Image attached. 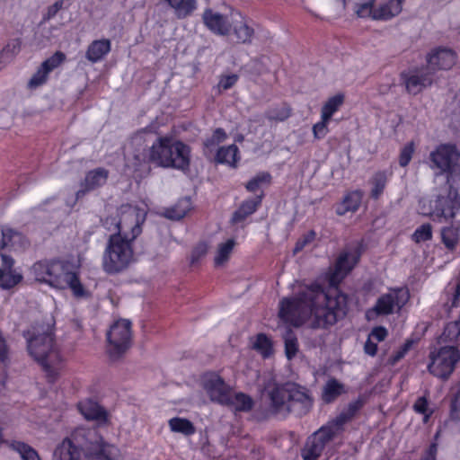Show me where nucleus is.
<instances>
[{
	"instance_id": "64",
	"label": "nucleus",
	"mask_w": 460,
	"mask_h": 460,
	"mask_svg": "<svg viewBox=\"0 0 460 460\" xmlns=\"http://www.w3.org/2000/svg\"><path fill=\"white\" fill-rule=\"evenodd\" d=\"M320 433H322V434L325 433V429L323 428H322L320 430H318V435Z\"/></svg>"
},
{
	"instance_id": "55",
	"label": "nucleus",
	"mask_w": 460,
	"mask_h": 460,
	"mask_svg": "<svg viewBox=\"0 0 460 460\" xmlns=\"http://www.w3.org/2000/svg\"><path fill=\"white\" fill-rule=\"evenodd\" d=\"M314 236L315 232L311 230L307 234L304 235L302 238H299L296 243L294 252L296 253L302 251L307 243H311L314 239Z\"/></svg>"
},
{
	"instance_id": "31",
	"label": "nucleus",
	"mask_w": 460,
	"mask_h": 460,
	"mask_svg": "<svg viewBox=\"0 0 460 460\" xmlns=\"http://www.w3.org/2000/svg\"><path fill=\"white\" fill-rule=\"evenodd\" d=\"M172 432L180 433L186 437L193 436L197 429L194 424L186 418L173 417L168 420Z\"/></svg>"
},
{
	"instance_id": "45",
	"label": "nucleus",
	"mask_w": 460,
	"mask_h": 460,
	"mask_svg": "<svg viewBox=\"0 0 460 460\" xmlns=\"http://www.w3.org/2000/svg\"><path fill=\"white\" fill-rule=\"evenodd\" d=\"M458 319L449 322L442 333L441 339L444 341H456L460 336V314H456Z\"/></svg>"
},
{
	"instance_id": "1",
	"label": "nucleus",
	"mask_w": 460,
	"mask_h": 460,
	"mask_svg": "<svg viewBox=\"0 0 460 460\" xmlns=\"http://www.w3.org/2000/svg\"><path fill=\"white\" fill-rule=\"evenodd\" d=\"M430 168L447 173V182L432 197L419 201V212L433 221L447 223L460 213V153L454 145L441 144L429 154Z\"/></svg>"
},
{
	"instance_id": "37",
	"label": "nucleus",
	"mask_w": 460,
	"mask_h": 460,
	"mask_svg": "<svg viewBox=\"0 0 460 460\" xmlns=\"http://www.w3.org/2000/svg\"><path fill=\"white\" fill-rule=\"evenodd\" d=\"M388 174L385 172H376L369 180L370 196L378 199L383 193L388 181Z\"/></svg>"
},
{
	"instance_id": "15",
	"label": "nucleus",
	"mask_w": 460,
	"mask_h": 460,
	"mask_svg": "<svg viewBox=\"0 0 460 460\" xmlns=\"http://www.w3.org/2000/svg\"><path fill=\"white\" fill-rule=\"evenodd\" d=\"M203 388L211 402L222 406L230 403L232 388L217 373H208L205 375Z\"/></svg>"
},
{
	"instance_id": "11",
	"label": "nucleus",
	"mask_w": 460,
	"mask_h": 460,
	"mask_svg": "<svg viewBox=\"0 0 460 460\" xmlns=\"http://www.w3.org/2000/svg\"><path fill=\"white\" fill-rule=\"evenodd\" d=\"M410 298L409 290L405 288L390 289L377 299L376 305L366 312L368 321L375 320L378 315H386L400 311Z\"/></svg>"
},
{
	"instance_id": "41",
	"label": "nucleus",
	"mask_w": 460,
	"mask_h": 460,
	"mask_svg": "<svg viewBox=\"0 0 460 460\" xmlns=\"http://www.w3.org/2000/svg\"><path fill=\"white\" fill-rule=\"evenodd\" d=\"M442 241L447 248L453 250L459 242V228L454 225L444 227L441 231Z\"/></svg>"
},
{
	"instance_id": "57",
	"label": "nucleus",
	"mask_w": 460,
	"mask_h": 460,
	"mask_svg": "<svg viewBox=\"0 0 460 460\" xmlns=\"http://www.w3.org/2000/svg\"><path fill=\"white\" fill-rule=\"evenodd\" d=\"M387 336V331L384 327H376L372 330L369 338L372 340H375L376 341H384Z\"/></svg>"
},
{
	"instance_id": "21",
	"label": "nucleus",
	"mask_w": 460,
	"mask_h": 460,
	"mask_svg": "<svg viewBox=\"0 0 460 460\" xmlns=\"http://www.w3.org/2000/svg\"><path fill=\"white\" fill-rule=\"evenodd\" d=\"M206 27L214 34L228 36L231 34V16L214 13L211 9L205 10L202 15Z\"/></svg>"
},
{
	"instance_id": "62",
	"label": "nucleus",
	"mask_w": 460,
	"mask_h": 460,
	"mask_svg": "<svg viewBox=\"0 0 460 460\" xmlns=\"http://www.w3.org/2000/svg\"><path fill=\"white\" fill-rule=\"evenodd\" d=\"M4 443H7V442H6V441L4 439V438H3V429H2V427L0 426V446H1L2 444H4Z\"/></svg>"
},
{
	"instance_id": "26",
	"label": "nucleus",
	"mask_w": 460,
	"mask_h": 460,
	"mask_svg": "<svg viewBox=\"0 0 460 460\" xmlns=\"http://www.w3.org/2000/svg\"><path fill=\"white\" fill-rule=\"evenodd\" d=\"M227 138V134L226 130L222 128H217L211 137H207L203 141L202 145V153L205 157L209 158L214 153L217 152V146L226 141Z\"/></svg>"
},
{
	"instance_id": "32",
	"label": "nucleus",
	"mask_w": 460,
	"mask_h": 460,
	"mask_svg": "<svg viewBox=\"0 0 460 460\" xmlns=\"http://www.w3.org/2000/svg\"><path fill=\"white\" fill-rule=\"evenodd\" d=\"M22 239V234L20 232L8 226H0V251L14 248Z\"/></svg>"
},
{
	"instance_id": "28",
	"label": "nucleus",
	"mask_w": 460,
	"mask_h": 460,
	"mask_svg": "<svg viewBox=\"0 0 460 460\" xmlns=\"http://www.w3.org/2000/svg\"><path fill=\"white\" fill-rule=\"evenodd\" d=\"M363 192L361 190H353L349 192L342 201L338 204L336 211L339 215H344L348 212L356 211L362 200Z\"/></svg>"
},
{
	"instance_id": "13",
	"label": "nucleus",
	"mask_w": 460,
	"mask_h": 460,
	"mask_svg": "<svg viewBox=\"0 0 460 460\" xmlns=\"http://www.w3.org/2000/svg\"><path fill=\"white\" fill-rule=\"evenodd\" d=\"M429 372L437 377L447 379L454 372L460 360V351L452 346H446L430 354Z\"/></svg>"
},
{
	"instance_id": "56",
	"label": "nucleus",
	"mask_w": 460,
	"mask_h": 460,
	"mask_svg": "<svg viewBox=\"0 0 460 460\" xmlns=\"http://www.w3.org/2000/svg\"><path fill=\"white\" fill-rule=\"evenodd\" d=\"M64 1L58 0L52 5L48 7L47 13L43 16L44 21H49L56 16V14L63 8Z\"/></svg>"
},
{
	"instance_id": "23",
	"label": "nucleus",
	"mask_w": 460,
	"mask_h": 460,
	"mask_svg": "<svg viewBox=\"0 0 460 460\" xmlns=\"http://www.w3.org/2000/svg\"><path fill=\"white\" fill-rule=\"evenodd\" d=\"M264 197V191L261 190L260 194L256 195L255 197H251L243 200L237 209L233 213L231 223H241L244 221L248 217L254 214L261 206Z\"/></svg>"
},
{
	"instance_id": "27",
	"label": "nucleus",
	"mask_w": 460,
	"mask_h": 460,
	"mask_svg": "<svg viewBox=\"0 0 460 460\" xmlns=\"http://www.w3.org/2000/svg\"><path fill=\"white\" fill-rule=\"evenodd\" d=\"M225 406L233 408L235 411L239 412H249L254 406V401L251 395L237 392L234 394H230V403L225 404Z\"/></svg>"
},
{
	"instance_id": "50",
	"label": "nucleus",
	"mask_w": 460,
	"mask_h": 460,
	"mask_svg": "<svg viewBox=\"0 0 460 460\" xmlns=\"http://www.w3.org/2000/svg\"><path fill=\"white\" fill-rule=\"evenodd\" d=\"M431 236L432 229L430 225L424 224L415 230L412 238L416 243H420L429 240Z\"/></svg>"
},
{
	"instance_id": "35",
	"label": "nucleus",
	"mask_w": 460,
	"mask_h": 460,
	"mask_svg": "<svg viewBox=\"0 0 460 460\" xmlns=\"http://www.w3.org/2000/svg\"><path fill=\"white\" fill-rule=\"evenodd\" d=\"M66 280V283L64 285V289L70 288L75 297H84L87 296V291L80 281L79 271L76 266Z\"/></svg>"
},
{
	"instance_id": "46",
	"label": "nucleus",
	"mask_w": 460,
	"mask_h": 460,
	"mask_svg": "<svg viewBox=\"0 0 460 460\" xmlns=\"http://www.w3.org/2000/svg\"><path fill=\"white\" fill-rule=\"evenodd\" d=\"M450 302L446 304L447 310L451 315L460 314V280L452 288Z\"/></svg>"
},
{
	"instance_id": "44",
	"label": "nucleus",
	"mask_w": 460,
	"mask_h": 460,
	"mask_svg": "<svg viewBox=\"0 0 460 460\" xmlns=\"http://www.w3.org/2000/svg\"><path fill=\"white\" fill-rule=\"evenodd\" d=\"M22 40L20 39L12 40L0 52V64L13 59L21 50Z\"/></svg>"
},
{
	"instance_id": "48",
	"label": "nucleus",
	"mask_w": 460,
	"mask_h": 460,
	"mask_svg": "<svg viewBox=\"0 0 460 460\" xmlns=\"http://www.w3.org/2000/svg\"><path fill=\"white\" fill-rule=\"evenodd\" d=\"M303 460H316V431L307 438L305 447L301 451Z\"/></svg>"
},
{
	"instance_id": "53",
	"label": "nucleus",
	"mask_w": 460,
	"mask_h": 460,
	"mask_svg": "<svg viewBox=\"0 0 460 460\" xmlns=\"http://www.w3.org/2000/svg\"><path fill=\"white\" fill-rule=\"evenodd\" d=\"M239 76L235 74L222 75L220 77L218 86L223 90H228L232 88L238 81Z\"/></svg>"
},
{
	"instance_id": "12",
	"label": "nucleus",
	"mask_w": 460,
	"mask_h": 460,
	"mask_svg": "<svg viewBox=\"0 0 460 460\" xmlns=\"http://www.w3.org/2000/svg\"><path fill=\"white\" fill-rule=\"evenodd\" d=\"M132 324L126 319H119L113 323L107 332V350L111 358H119L131 346Z\"/></svg>"
},
{
	"instance_id": "61",
	"label": "nucleus",
	"mask_w": 460,
	"mask_h": 460,
	"mask_svg": "<svg viewBox=\"0 0 460 460\" xmlns=\"http://www.w3.org/2000/svg\"><path fill=\"white\" fill-rule=\"evenodd\" d=\"M411 345H412V341H407L405 342V344L402 347V349L397 352L395 360H399L400 358H402L407 353V351L410 349Z\"/></svg>"
},
{
	"instance_id": "34",
	"label": "nucleus",
	"mask_w": 460,
	"mask_h": 460,
	"mask_svg": "<svg viewBox=\"0 0 460 460\" xmlns=\"http://www.w3.org/2000/svg\"><path fill=\"white\" fill-rule=\"evenodd\" d=\"M174 9L179 19L190 16L197 8L196 0H165Z\"/></svg>"
},
{
	"instance_id": "19",
	"label": "nucleus",
	"mask_w": 460,
	"mask_h": 460,
	"mask_svg": "<svg viewBox=\"0 0 460 460\" xmlns=\"http://www.w3.org/2000/svg\"><path fill=\"white\" fill-rule=\"evenodd\" d=\"M110 172L103 167H97L88 171L80 183V189L75 193V202L83 199L88 192L104 186L109 179Z\"/></svg>"
},
{
	"instance_id": "22",
	"label": "nucleus",
	"mask_w": 460,
	"mask_h": 460,
	"mask_svg": "<svg viewBox=\"0 0 460 460\" xmlns=\"http://www.w3.org/2000/svg\"><path fill=\"white\" fill-rule=\"evenodd\" d=\"M77 409L88 420H95L99 424H107L109 422L108 411L92 399L80 401L77 403Z\"/></svg>"
},
{
	"instance_id": "20",
	"label": "nucleus",
	"mask_w": 460,
	"mask_h": 460,
	"mask_svg": "<svg viewBox=\"0 0 460 460\" xmlns=\"http://www.w3.org/2000/svg\"><path fill=\"white\" fill-rule=\"evenodd\" d=\"M250 22L251 21L240 12L231 13V34L236 43H252L255 31Z\"/></svg>"
},
{
	"instance_id": "47",
	"label": "nucleus",
	"mask_w": 460,
	"mask_h": 460,
	"mask_svg": "<svg viewBox=\"0 0 460 460\" xmlns=\"http://www.w3.org/2000/svg\"><path fill=\"white\" fill-rule=\"evenodd\" d=\"M66 57L62 51H56L51 57L48 58L41 63V66L48 72L50 73L62 63L65 62Z\"/></svg>"
},
{
	"instance_id": "29",
	"label": "nucleus",
	"mask_w": 460,
	"mask_h": 460,
	"mask_svg": "<svg viewBox=\"0 0 460 460\" xmlns=\"http://www.w3.org/2000/svg\"><path fill=\"white\" fill-rule=\"evenodd\" d=\"M252 349L264 359L270 358L274 354L273 341L270 336L263 332H260L255 335Z\"/></svg>"
},
{
	"instance_id": "36",
	"label": "nucleus",
	"mask_w": 460,
	"mask_h": 460,
	"mask_svg": "<svg viewBox=\"0 0 460 460\" xmlns=\"http://www.w3.org/2000/svg\"><path fill=\"white\" fill-rule=\"evenodd\" d=\"M23 279L22 273L13 270L0 269V288L9 290L19 285Z\"/></svg>"
},
{
	"instance_id": "16",
	"label": "nucleus",
	"mask_w": 460,
	"mask_h": 460,
	"mask_svg": "<svg viewBox=\"0 0 460 460\" xmlns=\"http://www.w3.org/2000/svg\"><path fill=\"white\" fill-rule=\"evenodd\" d=\"M401 80L410 94H418L431 85L434 76L426 67H414L402 72Z\"/></svg>"
},
{
	"instance_id": "24",
	"label": "nucleus",
	"mask_w": 460,
	"mask_h": 460,
	"mask_svg": "<svg viewBox=\"0 0 460 460\" xmlns=\"http://www.w3.org/2000/svg\"><path fill=\"white\" fill-rule=\"evenodd\" d=\"M241 153L235 144L222 146L217 149L214 162L217 164H226L233 169L239 166Z\"/></svg>"
},
{
	"instance_id": "60",
	"label": "nucleus",
	"mask_w": 460,
	"mask_h": 460,
	"mask_svg": "<svg viewBox=\"0 0 460 460\" xmlns=\"http://www.w3.org/2000/svg\"><path fill=\"white\" fill-rule=\"evenodd\" d=\"M438 451V447L436 444H432L429 446V449L427 450L425 456L421 460H436V454Z\"/></svg>"
},
{
	"instance_id": "5",
	"label": "nucleus",
	"mask_w": 460,
	"mask_h": 460,
	"mask_svg": "<svg viewBox=\"0 0 460 460\" xmlns=\"http://www.w3.org/2000/svg\"><path fill=\"white\" fill-rule=\"evenodd\" d=\"M83 451L95 460H118L119 456V448L106 443L97 429L81 427L57 447L54 460H83Z\"/></svg>"
},
{
	"instance_id": "6",
	"label": "nucleus",
	"mask_w": 460,
	"mask_h": 460,
	"mask_svg": "<svg viewBox=\"0 0 460 460\" xmlns=\"http://www.w3.org/2000/svg\"><path fill=\"white\" fill-rule=\"evenodd\" d=\"M29 355L41 367L49 383L53 384L58 377V366L61 361L59 352L55 348V333L50 325H32L23 331Z\"/></svg>"
},
{
	"instance_id": "25",
	"label": "nucleus",
	"mask_w": 460,
	"mask_h": 460,
	"mask_svg": "<svg viewBox=\"0 0 460 460\" xmlns=\"http://www.w3.org/2000/svg\"><path fill=\"white\" fill-rule=\"evenodd\" d=\"M111 49V42L109 39L93 40L85 52V58L91 63H97L102 60Z\"/></svg>"
},
{
	"instance_id": "30",
	"label": "nucleus",
	"mask_w": 460,
	"mask_h": 460,
	"mask_svg": "<svg viewBox=\"0 0 460 460\" xmlns=\"http://www.w3.org/2000/svg\"><path fill=\"white\" fill-rule=\"evenodd\" d=\"M346 392L347 389L342 383L336 379H330L323 387L322 399L323 402L329 403Z\"/></svg>"
},
{
	"instance_id": "54",
	"label": "nucleus",
	"mask_w": 460,
	"mask_h": 460,
	"mask_svg": "<svg viewBox=\"0 0 460 460\" xmlns=\"http://www.w3.org/2000/svg\"><path fill=\"white\" fill-rule=\"evenodd\" d=\"M314 236L315 232L311 230L307 234L304 235L302 238H299L296 243L294 252L296 253L302 251L307 243H311L314 239Z\"/></svg>"
},
{
	"instance_id": "59",
	"label": "nucleus",
	"mask_w": 460,
	"mask_h": 460,
	"mask_svg": "<svg viewBox=\"0 0 460 460\" xmlns=\"http://www.w3.org/2000/svg\"><path fill=\"white\" fill-rule=\"evenodd\" d=\"M365 352L369 356H375L377 351V343L368 337L364 347Z\"/></svg>"
},
{
	"instance_id": "43",
	"label": "nucleus",
	"mask_w": 460,
	"mask_h": 460,
	"mask_svg": "<svg viewBox=\"0 0 460 460\" xmlns=\"http://www.w3.org/2000/svg\"><path fill=\"white\" fill-rule=\"evenodd\" d=\"M234 244L235 242L234 239H228L226 242L218 245L217 255L215 257L216 266H220L228 261Z\"/></svg>"
},
{
	"instance_id": "63",
	"label": "nucleus",
	"mask_w": 460,
	"mask_h": 460,
	"mask_svg": "<svg viewBox=\"0 0 460 460\" xmlns=\"http://www.w3.org/2000/svg\"><path fill=\"white\" fill-rule=\"evenodd\" d=\"M316 132H317V129H316V124H314L312 126V133L314 135V137H316Z\"/></svg>"
},
{
	"instance_id": "18",
	"label": "nucleus",
	"mask_w": 460,
	"mask_h": 460,
	"mask_svg": "<svg viewBox=\"0 0 460 460\" xmlns=\"http://www.w3.org/2000/svg\"><path fill=\"white\" fill-rule=\"evenodd\" d=\"M344 102L345 94L343 93H337L323 102L321 108V121L318 122V138L328 133V127L332 117L341 109L344 104Z\"/></svg>"
},
{
	"instance_id": "7",
	"label": "nucleus",
	"mask_w": 460,
	"mask_h": 460,
	"mask_svg": "<svg viewBox=\"0 0 460 460\" xmlns=\"http://www.w3.org/2000/svg\"><path fill=\"white\" fill-rule=\"evenodd\" d=\"M316 317V280L305 286L296 295L284 296L279 302L278 317L289 327L299 328L310 318ZM316 318L312 323L315 327Z\"/></svg>"
},
{
	"instance_id": "9",
	"label": "nucleus",
	"mask_w": 460,
	"mask_h": 460,
	"mask_svg": "<svg viewBox=\"0 0 460 460\" xmlns=\"http://www.w3.org/2000/svg\"><path fill=\"white\" fill-rule=\"evenodd\" d=\"M75 265L68 261L59 258L44 259L32 265L35 279L57 289H64L68 278Z\"/></svg>"
},
{
	"instance_id": "40",
	"label": "nucleus",
	"mask_w": 460,
	"mask_h": 460,
	"mask_svg": "<svg viewBox=\"0 0 460 460\" xmlns=\"http://www.w3.org/2000/svg\"><path fill=\"white\" fill-rule=\"evenodd\" d=\"M292 110L287 102L273 107L266 113L269 120L284 121L291 116Z\"/></svg>"
},
{
	"instance_id": "39",
	"label": "nucleus",
	"mask_w": 460,
	"mask_h": 460,
	"mask_svg": "<svg viewBox=\"0 0 460 460\" xmlns=\"http://www.w3.org/2000/svg\"><path fill=\"white\" fill-rule=\"evenodd\" d=\"M10 447L19 453L22 460H40L38 452L24 442L13 440Z\"/></svg>"
},
{
	"instance_id": "58",
	"label": "nucleus",
	"mask_w": 460,
	"mask_h": 460,
	"mask_svg": "<svg viewBox=\"0 0 460 460\" xmlns=\"http://www.w3.org/2000/svg\"><path fill=\"white\" fill-rule=\"evenodd\" d=\"M2 265L0 269H4V270H13L14 266V260L12 256L2 253L0 252Z\"/></svg>"
},
{
	"instance_id": "8",
	"label": "nucleus",
	"mask_w": 460,
	"mask_h": 460,
	"mask_svg": "<svg viewBox=\"0 0 460 460\" xmlns=\"http://www.w3.org/2000/svg\"><path fill=\"white\" fill-rule=\"evenodd\" d=\"M133 243L119 234L110 235L103 252L102 266L109 275H117L125 271L135 261Z\"/></svg>"
},
{
	"instance_id": "10",
	"label": "nucleus",
	"mask_w": 460,
	"mask_h": 460,
	"mask_svg": "<svg viewBox=\"0 0 460 460\" xmlns=\"http://www.w3.org/2000/svg\"><path fill=\"white\" fill-rule=\"evenodd\" d=\"M146 221L144 210L129 205H122L119 210V220L116 224L118 231L122 238L135 241L142 234V226Z\"/></svg>"
},
{
	"instance_id": "2",
	"label": "nucleus",
	"mask_w": 460,
	"mask_h": 460,
	"mask_svg": "<svg viewBox=\"0 0 460 460\" xmlns=\"http://www.w3.org/2000/svg\"><path fill=\"white\" fill-rule=\"evenodd\" d=\"M360 255L361 248L358 244L346 247L326 273L330 288L323 293L322 297L318 289V327L332 325L345 314L347 296L341 293L337 286L358 264Z\"/></svg>"
},
{
	"instance_id": "42",
	"label": "nucleus",
	"mask_w": 460,
	"mask_h": 460,
	"mask_svg": "<svg viewBox=\"0 0 460 460\" xmlns=\"http://www.w3.org/2000/svg\"><path fill=\"white\" fill-rule=\"evenodd\" d=\"M190 199L181 200L174 207L167 208L165 211V217L169 219L180 220L187 215L190 210Z\"/></svg>"
},
{
	"instance_id": "4",
	"label": "nucleus",
	"mask_w": 460,
	"mask_h": 460,
	"mask_svg": "<svg viewBox=\"0 0 460 460\" xmlns=\"http://www.w3.org/2000/svg\"><path fill=\"white\" fill-rule=\"evenodd\" d=\"M190 157L189 145L170 135L161 136L146 152L134 155V172L144 177L151 171L150 164L186 172L190 170Z\"/></svg>"
},
{
	"instance_id": "52",
	"label": "nucleus",
	"mask_w": 460,
	"mask_h": 460,
	"mask_svg": "<svg viewBox=\"0 0 460 460\" xmlns=\"http://www.w3.org/2000/svg\"><path fill=\"white\" fill-rule=\"evenodd\" d=\"M415 411L424 415V422L428 421L432 411L429 408L428 401L425 397H420L414 403Z\"/></svg>"
},
{
	"instance_id": "33",
	"label": "nucleus",
	"mask_w": 460,
	"mask_h": 460,
	"mask_svg": "<svg viewBox=\"0 0 460 460\" xmlns=\"http://www.w3.org/2000/svg\"><path fill=\"white\" fill-rule=\"evenodd\" d=\"M285 356L288 360H292L296 358L299 351V343L296 334L290 328H288L283 336Z\"/></svg>"
},
{
	"instance_id": "38",
	"label": "nucleus",
	"mask_w": 460,
	"mask_h": 460,
	"mask_svg": "<svg viewBox=\"0 0 460 460\" xmlns=\"http://www.w3.org/2000/svg\"><path fill=\"white\" fill-rule=\"evenodd\" d=\"M272 176L269 172H260L254 177L250 179L245 184V190L248 192L255 193L261 185H270Z\"/></svg>"
},
{
	"instance_id": "17",
	"label": "nucleus",
	"mask_w": 460,
	"mask_h": 460,
	"mask_svg": "<svg viewBox=\"0 0 460 460\" xmlns=\"http://www.w3.org/2000/svg\"><path fill=\"white\" fill-rule=\"evenodd\" d=\"M426 62V69L434 76L436 71L451 69L456 63V55L449 48L438 47L427 54Z\"/></svg>"
},
{
	"instance_id": "51",
	"label": "nucleus",
	"mask_w": 460,
	"mask_h": 460,
	"mask_svg": "<svg viewBox=\"0 0 460 460\" xmlns=\"http://www.w3.org/2000/svg\"><path fill=\"white\" fill-rule=\"evenodd\" d=\"M414 153V144L412 142H410L406 144L401 150L400 157H399V164L401 166L404 167L406 166Z\"/></svg>"
},
{
	"instance_id": "3",
	"label": "nucleus",
	"mask_w": 460,
	"mask_h": 460,
	"mask_svg": "<svg viewBox=\"0 0 460 460\" xmlns=\"http://www.w3.org/2000/svg\"><path fill=\"white\" fill-rule=\"evenodd\" d=\"M267 407L263 411H257L259 420H267L271 418L285 420L289 415L302 417L313 406V399L309 391L298 384L274 383L269 385L264 394Z\"/></svg>"
},
{
	"instance_id": "49",
	"label": "nucleus",
	"mask_w": 460,
	"mask_h": 460,
	"mask_svg": "<svg viewBox=\"0 0 460 460\" xmlns=\"http://www.w3.org/2000/svg\"><path fill=\"white\" fill-rule=\"evenodd\" d=\"M49 75V73H48L41 66H40V67L30 79L28 86L31 89H34L44 84L48 80Z\"/></svg>"
},
{
	"instance_id": "14",
	"label": "nucleus",
	"mask_w": 460,
	"mask_h": 460,
	"mask_svg": "<svg viewBox=\"0 0 460 460\" xmlns=\"http://www.w3.org/2000/svg\"><path fill=\"white\" fill-rule=\"evenodd\" d=\"M402 10V0H386L376 7L373 0L355 7L356 14L360 18H371L376 21H388L399 15Z\"/></svg>"
}]
</instances>
